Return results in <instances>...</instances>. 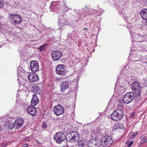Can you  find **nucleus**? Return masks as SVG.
I'll use <instances>...</instances> for the list:
<instances>
[{"label": "nucleus", "mask_w": 147, "mask_h": 147, "mask_svg": "<svg viewBox=\"0 0 147 147\" xmlns=\"http://www.w3.org/2000/svg\"><path fill=\"white\" fill-rule=\"evenodd\" d=\"M67 141L71 143H75L78 141L79 136L78 133L75 131H71L66 135Z\"/></svg>", "instance_id": "nucleus-1"}, {"label": "nucleus", "mask_w": 147, "mask_h": 147, "mask_svg": "<svg viewBox=\"0 0 147 147\" xmlns=\"http://www.w3.org/2000/svg\"><path fill=\"white\" fill-rule=\"evenodd\" d=\"M131 85L132 92H134L136 97L140 100L141 98L140 96L141 86L140 84L138 82L135 81L132 83Z\"/></svg>", "instance_id": "nucleus-2"}, {"label": "nucleus", "mask_w": 147, "mask_h": 147, "mask_svg": "<svg viewBox=\"0 0 147 147\" xmlns=\"http://www.w3.org/2000/svg\"><path fill=\"white\" fill-rule=\"evenodd\" d=\"M123 116V112L120 109H117L115 110L111 115V119L113 121L120 120Z\"/></svg>", "instance_id": "nucleus-3"}, {"label": "nucleus", "mask_w": 147, "mask_h": 147, "mask_svg": "<svg viewBox=\"0 0 147 147\" xmlns=\"http://www.w3.org/2000/svg\"><path fill=\"white\" fill-rule=\"evenodd\" d=\"M113 142L111 137L109 136H106L101 140V146L104 147H109Z\"/></svg>", "instance_id": "nucleus-4"}, {"label": "nucleus", "mask_w": 147, "mask_h": 147, "mask_svg": "<svg viewBox=\"0 0 147 147\" xmlns=\"http://www.w3.org/2000/svg\"><path fill=\"white\" fill-rule=\"evenodd\" d=\"M66 135L62 132H58L55 134L54 138L58 144L61 143L66 139Z\"/></svg>", "instance_id": "nucleus-5"}, {"label": "nucleus", "mask_w": 147, "mask_h": 147, "mask_svg": "<svg viewBox=\"0 0 147 147\" xmlns=\"http://www.w3.org/2000/svg\"><path fill=\"white\" fill-rule=\"evenodd\" d=\"M135 94L134 92H127L124 96L123 100L124 103L128 104L132 102L134 98Z\"/></svg>", "instance_id": "nucleus-6"}, {"label": "nucleus", "mask_w": 147, "mask_h": 147, "mask_svg": "<svg viewBox=\"0 0 147 147\" xmlns=\"http://www.w3.org/2000/svg\"><path fill=\"white\" fill-rule=\"evenodd\" d=\"M53 111L54 113L57 116L63 114L64 112L63 107L59 104L53 107Z\"/></svg>", "instance_id": "nucleus-7"}, {"label": "nucleus", "mask_w": 147, "mask_h": 147, "mask_svg": "<svg viewBox=\"0 0 147 147\" xmlns=\"http://www.w3.org/2000/svg\"><path fill=\"white\" fill-rule=\"evenodd\" d=\"M51 56L53 60L58 61L61 57L62 53L59 51H53L51 52Z\"/></svg>", "instance_id": "nucleus-8"}, {"label": "nucleus", "mask_w": 147, "mask_h": 147, "mask_svg": "<svg viewBox=\"0 0 147 147\" xmlns=\"http://www.w3.org/2000/svg\"><path fill=\"white\" fill-rule=\"evenodd\" d=\"M30 67L31 70L32 72H35L37 71L39 69V65L37 61H31L30 62Z\"/></svg>", "instance_id": "nucleus-9"}, {"label": "nucleus", "mask_w": 147, "mask_h": 147, "mask_svg": "<svg viewBox=\"0 0 147 147\" xmlns=\"http://www.w3.org/2000/svg\"><path fill=\"white\" fill-rule=\"evenodd\" d=\"M24 123V120L22 118L17 119L12 125V128L18 129L22 126Z\"/></svg>", "instance_id": "nucleus-10"}, {"label": "nucleus", "mask_w": 147, "mask_h": 147, "mask_svg": "<svg viewBox=\"0 0 147 147\" xmlns=\"http://www.w3.org/2000/svg\"><path fill=\"white\" fill-rule=\"evenodd\" d=\"M65 65L63 64H59L56 67V72L58 74L62 75L65 73Z\"/></svg>", "instance_id": "nucleus-11"}, {"label": "nucleus", "mask_w": 147, "mask_h": 147, "mask_svg": "<svg viewBox=\"0 0 147 147\" xmlns=\"http://www.w3.org/2000/svg\"><path fill=\"white\" fill-rule=\"evenodd\" d=\"M28 78L30 82H34L39 80L38 76L35 73H30L28 75Z\"/></svg>", "instance_id": "nucleus-12"}, {"label": "nucleus", "mask_w": 147, "mask_h": 147, "mask_svg": "<svg viewBox=\"0 0 147 147\" xmlns=\"http://www.w3.org/2000/svg\"><path fill=\"white\" fill-rule=\"evenodd\" d=\"M27 111L28 113L33 116H35L37 112L36 108L32 106H29L27 108Z\"/></svg>", "instance_id": "nucleus-13"}, {"label": "nucleus", "mask_w": 147, "mask_h": 147, "mask_svg": "<svg viewBox=\"0 0 147 147\" xmlns=\"http://www.w3.org/2000/svg\"><path fill=\"white\" fill-rule=\"evenodd\" d=\"M39 100L37 97V95L34 94L33 95V98L31 101V104L33 106H35L38 102Z\"/></svg>", "instance_id": "nucleus-14"}, {"label": "nucleus", "mask_w": 147, "mask_h": 147, "mask_svg": "<svg viewBox=\"0 0 147 147\" xmlns=\"http://www.w3.org/2000/svg\"><path fill=\"white\" fill-rule=\"evenodd\" d=\"M69 87V83L68 82H63L61 83V93H63L65 90L68 89Z\"/></svg>", "instance_id": "nucleus-15"}, {"label": "nucleus", "mask_w": 147, "mask_h": 147, "mask_svg": "<svg viewBox=\"0 0 147 147\" xmlns=\"http://www.w3.org/2000/svg\"><path fill=\"white\" fill-rule=\"evenodd\" d=\"M140 15L143 20H147V9H142L140 11Z\"/></svg>", "instance_id": "nucleus-16"}, {"label": "nucleus", "mask_w": 147, "mask_h": 147, "mask_svg": "<svg viewBox=\"0 0 147 147\" xmlns=\"http://www.w3.org/2000/svg\"><path fill=\"white\" fill-rule=\"evenodd\" d=\"M22 21V18L21 16L18 15H17L16 19H15L12 22V24L14 25H16L20 24Z\"/></svg>", "instance_id": "nucleus-17"}, {"label": "nucleus", "mask_w": 147, "mask_h": 147, "mask_svg": "<svg viewBox=\"0 0 147 147\" xmlns=\"http://www.w3.org/2000/svg\"><path fill=\"white\" fill-rule=\"evenodd\" d=\"M18 15V14H9V18L10 21V22L11 24L12 22L15 19H16V17H17V15Z\"/></svg>", "instance_id": "nucleus-18"}, {"label": "nucleus", "mask_w": 147, "mask_h": 147, "mask_svg": "<svg viewBox=\"0 0 147 147\" xmlns=\"http://www.w3.org/2000/svg\"><path fill=\"white\" fill-rule=\"evenodd\" d=\"M114 127L115 129H117L118 128L123 129L124 128L123 125L120 123H116L115 124Z\"/></svg>", "instance_id": "nucleus-19"}, {"label": "nucleus", "mask_w": 147, "mask_h": 147, "mask_svg": "<svg viewBox=\"0 0 147 147\" xmlns=\"http://www.w3.org/2000/svg\"><path fill=\"white\" fill-rule=\"evenodd\" d=\"M48 45L47 44H44V45L40 46L38 48V50L40 52H41L44 51L47 48Z\"/></svg>", "instance_id": "nucleus-20"}, {"label": "nucleus", "mask_w": 147, "mask_h": 147, "mask_svg": "<svg viewBox=\"0 0 147 147\" xmlns=\"http://www.w3.org/2000/svg\"><path fill=\"white\" fill-rule=\"evenodd\" d=\"M141 83L143 85H144V86H146L147 85V79L145 80L143 78L141 81Z\"/></svg>", "instance_id": "nucleus-21"}, {"label": "nucleus", "mask_w": 147, "mask_h": 147, "mask_svg": "<svg viewBox=\"0 0 147 147\" xmlns=\"http://www.w3.org/2000/svg\"><path fill=\"white\" fill-rule=\"evenodd\" d=\"M10 125L11 123H10L9 121L5 122V125L6 127H8L9 128L12 129L13 128L12 125L11 127H10Z\"/></svg>", "instance_id": "nucleus-22"}, {"label": "nucleus", "mask_w": 147, "mask_h": 147, "mask_svg": "<svg viewBox=\"0 0 147 147\" xmlns=\"http://www.w3.org/2000/svg\"><path fill=\"white\" fill-rule=\"evenodd\" d=\"M33 88H34V90L36 91V92H38V91H39L40 88L39 87L36 86H34Z\"/></svg>", "instance_id": "nucleus-23"}, {"label": "nucleus", "mask_w": 147, "mask_h": 147, "mask_svg": "<svg viewBox=\"0 0 147 147\" xmlns=\"http://www.w3.org/2000/svg\"><path fill=\"white\" fill-rule=\"evenodd\" d=\"M129 136L130 138H133L135 137V135H134L133 132L130 133L129 134Z\"/></svg>", "instance_id": "nucleus-24"}, {"label": "nucleus", "mask_w": 147, "mask_h": 147, "mask_svg": "<svg viewBox=\"0 0 147 147\" xmlns=\"http://www.w3.org/2000/svg\"><path fill=\"white\" fill-rule=\"evenodd\" d=\"M42 126L43 128H46L47 127V124L44 122L42 123Z\"/></svg>", "instance_id": "nucleus-25"}, {"label": "nucleus", "mask_w": 147, "mask_h": 147, "mask_svg": "<svg viewBox=\"0 0 147 147\" xmlns=\"http://www.w3.org/2000/svg\"><path fill=\"white\" fill-rule=\"evenodd\" d=\"M69 95V93H67L65 94H63L62 96L63 97L65 98H67L68 96Z\"/></svg>", "instance_id": "nucleus-26"}, {"label": "nucleus", "mask_w": 147, "mask_h": 147, "mask_svg": "<svg viewBox=\"0 0 147 147\" xmlns=\"http://www.w3.org/2000/svg\"><path fill=\"white\" fill-rule=\"evenodd\" d=\"M3 3L2 1L0 0V8L2 7H3Z\"/></svg>", "instance_id": "nucleus-27"}, {"label": "nucleus", "mask_w": 147, "mask_h": 147, "mask_svg": "<svg viewBox=\"0 0 147 147\" xmlns=\"http://www.w3.org/2000/svg\"><path fill=\"white\" fill-rule=\"evenodd\" d=\"M95 145H96V147H99L100 146V144L99 143L97 142V141L96 140V143H95Z\"/></svg>", "instance_id": "nucleus-28"}, {"label": "nucleus", "mask_w": 147, "mask_h": 147, "mask_svg": "<svg viewBox=\"0 0 147 147\" xmlns=\"http://www.w3.org/2000/svg\"><path fill=\"white\" fill-rule=\"evenodd\" d=\"M133 142L132 141L131 142L129 143V144L127 146L128 147H130L133 144Z\"/></svg>", "instance_id": "nucleus-29"}, {"label": "nucleus", "mask_w": 147, "mask_h": 147, "mask_svg": "<svg viewBox=\"0 0 147 147\" xmlns=\"http://www.w3.org/2000/svg\"><path fill=\"white\" fill-rule=\"evenodd\" d=\"M144 135L142 136L140 138L141 140H142L144 139Z\"/></svg>", "instance_id": "nucleus-30"}, {"label": "nucleus", "mask_w": 147, "mask_h": 147, "mask_svg": "<svg viewBox=\"0 0 147 147\" xmlns=\"http://www.w3.org/2000/svg\"><path fill=\"white\" fill-rule=\"evenodd\" d=\"M135 114V113H134V112L132 113L130 115V117L131 118H132L133 117L134 115V114Z\"/></svg>", "instance_id": "nucleus-31"}, {"label": "nucleus", "mask_w": 147, "mask_h": 147, "mask_svg": "<svg viewBox=\"0 0 147 147\" xmlns=\"http://www.w3.org/2000/svg\"><path fill=\"white\" fill-rule=\"evenodd\" d=\"M30 138V137H27V138H26L25 140H26L28 141V140H29Z\"/></svg>", "instance_id": "nucleus-32"}, {"label": "nucleus", "mask_w": 147, "mask_h": 147, "mask_svg": "<svg viewBox=\"0 0 147 147\" xmlns=\"http://www.w3.org/2000/svg\"><path fill=\"white\" fill-rule=\"evenodd\" d=\"M123 100H119V102H120V103H123Z\"/></svg>", "instance_id": "nucleus-33"}, {"label": "nucleus", "mask_w": 147, "mask_h": 147, "mask_svg": "<svg viewBox=\"0 0 147 147\" xmlns=\"http://www.w3.org/2000/svg\"><path fill=\"white\" fill-rule=\"evenodd\" d=\"M24 147H27L28 146V145L27 144H24Z\"/></svg>", "instance_id": "nucleus-34"}, {"label": "nucleus", "mask_w": 147, "mask_h": 147, "mask_svg": "<svg viewBox=\"0 0 147 147\" xmlns=\"http://www.w3.org/2000/svg\"><path fill=\"white\" fill-rule=\"evenodd\" d=\"M144 142H147V137L145 138L144 139Z\"/></svg>", "instance_id": "nucleus-35"}, {"label": "nucleus", "mask_w": 147, "mask_h": 147, "mask_svg": "<svg viewBox=\"0 0 147 147\" xmlns=\"http://www.w3.org/2000/svg\"><path fill=\"white\" fill-rule=\"evenodd\" d=\"M53 4L52 3L51 4V5L50 6V8H51V7H52L53 6Z\"/></svg>", "instance_id": "nucleus-36"}, {"label": "nucleus", "mask_w": 147, "mask_h": 147, "mask_svg": "<svg viewBox=\"0 0 147 147\" xmlns=\"http://www.w3.org/2000/svg\"><path fill=\"white\" fill-rule=\"evenodd\" d=\"M144 142H141V143H140V145L141 146L144 143Z\"/></svg>", "instance_id": "nucleus-37"}, {"label": "nucleus", "mask_w": 147, "mask_h": 147, "mask_svg": "<svg viewBox=\"0 0 147 147\" xmlns=\"http://www.w3.org/2000/svg\"><path fill=\"white\" fill-rule=\"evenodd\" d=\"M2 129V127H1V125H0V132L1 131Z\"/></svg>", "instance_id": "nucleus-38"}, {"label": "nucleus", "mask_w": 147, "mask_h": 147, "mask_svg": "<svg viewBox=\"0 0 147 147\" xmlns=\"http://www.w3.org/2000/svg\"><path fill=\"white\" fill-rule=\"evenodd\" d=\"M138 132L137 131V132L136 133H135V134H134V135H135V136L136 135H137V134H138Z\"/></svg>", "instance_id": "nucleus-39"}, {"label": "nucleus", "mask_w": 147, "mask_h": 147, "mask_svg": "<svg viewBox=\"0 0 147 147\" xmlns=\"http://www.w3.org/2000/svg\"><path fill=\"white\" fill-rule=\"evenodd\" d=\"M80 144H81V145H82V146H84V145H83V144L80 143Z\"/></svg>", "instance_id": "nucleus-40"}, {"label": "nucleus", "mask_w": 147, "mask_h": 147, "mask_svg": "<svg viewBox=\"0 0 147 147\" xmlns=\"http://www.w3.org/2000/svg\"><path fill=\"white\" fill-rule=\"evenodd\" d=\"M85 30H87V29L86 28H85L84 29Z\"/></svg>", "instance_id": "nucleus-41"}]
</instances>
